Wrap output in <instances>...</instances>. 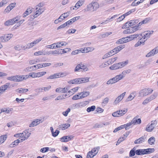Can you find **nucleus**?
I'll list each match as a JSON object with an SVG mask.
<instances>
[{
    "mask_svg": "<svg viewBox=\"0 0 158 158\" xmlns=\"http://www.w3.org/2000/svg\"><path fill=\"white\" fill-rule=\"evenodd\" d=\"M112 34V32H106L104 34H102L101 35V36L102 38H105L106 37L108 36V35H110Z\"/></svg>",
    "mask_w": 158,
    "mask_h": 158,
    "instance_id": "nucleus-54",
    "label": "nucleus"
},
{
    "mask_svg": "<svg viewBox=\"0 0 158 158\" xmlns=\"http://www.w3.org/2000/svg\"><path fill=\"white\" fill-rule=\"evenodd\" d=\"M94 156V155H93V154L92 153L91 151L89 152L87 155V157L88 158H92Z\"/></svg>",
    "mask_w": 158,
    "mask_h": 158,
    "instance_id": "nucleus-60",
    "label": "nucleus"
},
{
    "mask_svg": "<svg viewBox=\"0 0 158 158\" xmlns=\"http://www.w3.org/2000/svg\"><path fill=\"white\" fill-rule=\"evenodd\" d=\"M94 48L92 47H88L85 48L84 49L82 50L81 52L82 53H85L88 52H91L94 50Z\"/></svg>",
    "mask_w": 158,
    "mask_h": 158,
    "instance_id": "nucleus-19",
    "label": "nucleus"
},
{
    "mask_svg": "<svg viewBox=\"0 0 158 158\" xmlns=\"http://www.w3.org/2000/svg\"><path fill=\"white\" fill-rule=\"evenodd\" d=\"M35 44L34 42H32L26 45V48H31L35 45Z\"/></svg>",
    "mask_w": 158,
    "mask_h": 158,
    "instance_id": "nucleus-50",
    "label": "nucleus"
},
{
    "mask_svg": "<svg viewBox=\"0 0 158 158\" xmlns=\"http://www.w3.org/2000/svg\"><path fill=\"white\" fill-rule=\"evenodd\" d=\"M109 99L108 98H105L103 101L102 102V105H105L108 102Z\"/></svg>",
    "mask_w": 158,
    "mask_h": 158,
    "instance_id": "nucleus-58",
    "label": "nucleus"
},
{
    "mask_svg": "<svg viewBox=\"0 0 158 158\" xmlns=\"http://www.w3.org/2000/svg\"><path fill=\"white\" fill-rule=\"evenodd\" d=\"M7 138L6 135H3L0 136V144H1L4 142Z\"/></svg>",
    "mask_w": 158,
    "mask_h": 158,
    "instance_id": "nucleus-29",
    "label": "nucleus"
},
{
    "mask_svg": "<svg viewBox=\"0 0 158 158\" xmlns=\"http://www.w3.org/2000/svg\"><path fill=\"white\" fill-rule=\"evenodd\" d=\"M70 50L71 49L70 48H66L63 49H61L60 50V51L61 50L62 51V53H64L70 51Z\"/></svg>",
    "mask_w": 158,
    "mask_h": 158,
    "instance_id": "nucleus-64",
    "label": "nucleus"
},
{
    "mask_svg": "<svg viewBox=\"0 0 158 158\" xmlns=\"http://www.w3.org/2000/svg\"><path fill=\"white\" fill-rule=\"evenodd\" d=\"M155 138L154 137H150L148 140V142L149 144L150 145H152L154 144V143L155 142Z\"/></svg>",
    "mask_w": 158,
    "mask_h": 158,
    "instance_id": "nucleus-36",
    "label": "nucleus"
},
{
    "mask_svg": "<svg viewBox=\"0 0 158 158\" xmlns=\"http://www.w3.org/2000/svg\"><path fill=\"white\" fill-rule=\"evenodd\" d=\"M58 76L57 74L55 73L53 75H50L49 77H48L47 78L48 80H51L55 78H58Z\"/></svg>",
    "mask_w": 158,
    "mask_h": 158,
    "instance_id": "nucleus-39",
    "label": "nucleus"
},
{
    "mask_svg": "<svg viewBox=\"0 0 158 158\" xmlns=\"http://www.w3.org/2000/svg\"><path fill=\"white\" fill-rule=\"evenodd\" d=\"M92 4L93 11H96L99 8V6L98 3L96 2H92L91 3Z\"/></svg>",
    "mask_w": 158,
    "mask_h": 158,
    "instance_id": "nucleus-17",
    "label": "nucleus"
},
{
    "mask_svg": "<svg viewBox=\"0 0 158 158\" xmlns=\"http://www.w3.org/2000/svg\"><path fill=\"white\" fill-rule=\"evenodd\" d=\"M153 89L150 88H145L140 90L139 92V97L146 96L152 93Z\"/></svg>",
    "mask_w": 158,
    "mask_h": 158,
    "instance_id": "nucleus-3",
    "label": "nucleus"
},
{
    "mask_svg": "<svg viewBox=\"0 0 158 158\" xmlns=\"http://www.w3.org/2000/svg\"><path fill=\"white\" fill-rule=\"evenodd\" d=\"M127 111V109H125L123 110H119L113 113L112 115L114 117H118L123 115Z\"/></svg>",
    "mask_w": 158,
    "mask_h": 158,
    "instance_id": "nucleus-8",
    "label": "nucleus"
},
{
    "mask_svg": "<svg viewBox=\"0 0 158 158\" xmlns=\"http://www.w3.org/2000/svg\"><path fill=\"white\" fill-rule=\"evenodd\" d=\"M80 95L79 94H76L72 98V99L73 100H76L79 99H81V98H80V96H79Z\"/></svg>",
    "mask_w": 158,
    "mask_h": 158,
    "instance_id": "nucleus-59",
    "label": "nucleus"
},
{
    "mask_svg": "<svg viewBox=\"0 0 158 158\" xmlns=\"http://www.w3.org/2000/svg\"><path fill=\"white\" fill-rule=\"evenodd\" d=\"M91 151L93 155L95 156L98 152V149H92Z\"/></svg>",
    "mask_w": 158,
    "mask_h": 158,
    "instance_id": "nucleus-62",
    "label": "nucleus"
},
{
    "mask_svg": "<svg viewBox=\"0 0 158 158\" xmlns=\"http://www.w3.org/2000/svg\"><path fill=\"white\" fill-rule=\"evenodd\" d=\"M70 111V109L69 108H68L65 111H64L63 112V114L65 116H67L69 112Z\"/></svg>",
    "mask_w": 158,
    "mask_h": 158,
    "instance_id": "nucleus-57",
    "label": "nucleus"
},
{
    "mask_svg": "<svg viewBox=\"0 0 158 158\" xmlns=\"http://www.w3.org/2000/svg\"><path fill=\"white\" fill-rule=\"evenodd\" d=\"M153 32V31H145L144 32L145 33V36L147 37V38L148 39L150 36V35L152 34Z\"/></svg>",
    "mask_w": 158,
    "mask_h": 158,
    "instance_id": "nucleus-32",
    "label": "nucleus"
},
{
    "mask_svg": "<svg viewBox=\"0 0 158 158\" xmlns=\"http://www.w3.org/2000/svg\"><path fill=\"white\" fill-rule=\"evenodd\" d=\"M8 2L9 0H2L0 2V7H2L5 6Z\"/></svg>",
    "mask_w": 158,
    "mask_h": 158,
    "instance_id": "nucleus-38",
    "label": "nucleus"
},
{
    "mask_svg": "<svg viewBox=\"0 0 158 158\" xmlns=\"http://www.w3.org/2000/svg\"><path fill=\"white\" fill-rule=\"evenodd\" d=\"M84 103L83 102H81L79 103H76L73 105V107L74 109L76 108H79L80 106H82L84 105Z\"/></svg>",
    "mask_w": 158,
    "mask_h": 158,
    "instance_id": "nucleus-41",
    "label": "nucleus"
},
{
    "mask_svg": "<svg viewBox=\"0 0 158 158\" xmlns=\"http://www.w3.org/2000/svg\"><path fill=\"white\" fill-rule=\"evenodd\" d=\"M145 138L143 136L141 137L139 139H136L134 141V143L135 144L140 143H142L145 141Z\"/></svg>",
    "mask_w": 158,
    "mask_h": 158,
    "instance_id": "nucleus-27",
    "label": "nucleus"
},
{
    "mask_svg": "<svg viewBox=\"0 0 158 158\" xmlns=\"http://www.w3.org/2000/svg\"><path fill=\"white\" fill-rule=\"evenodd\" d=\"M79 81L78 78H77L73 80H70L68 82L69 83H71L72 84H79Z\"/></svg>",
    "mask_w": 158,
    "mask_h": 158,
    "instance_id": "nucleus-30",
    "label": "nucleus"
},
{
    "mask_svg": "<svg viewBox=\"0 0 158 158\" xmlns=\"http://www.w3.org/2000/svg\"><path fill=\"white\" fill-rule=\"evenodd\" d=\"M136 94V91L132 92L127 98L126 101L128 102L131 101L135 97Z\"/></svg>",
    "mask_w": 158,
    "mask_h": 158,
    "instance_id": "nucleus-16",
    "label": "nucleus"
},
{
    "mask_svg": "<svg viewBox=\"0 0 158 158\" xmlns=\"http://www.w3.org/2000/svg\"><path fill=\"white\" fill-rule=\"evenodd\" d=\"M157 94H154L152 95L150 97L148 98L150 102L152 100L154 99L157 96Z\"/></svg>",
    "mask_w": 158,
    "mask_h": 158,
    "instance_id": "nucleus-47",
    "label": "nucleus"
},
{
    "mask_svg": "<svg viewBox=\"0 0 158 158\" xmlns=\"http://www.w3.org/2000/svg\"><path fill=\"white\" fill-rule=\"evenodd\" d=\"M92 6V4H91V3L89 4L87 6V8L86 9H84L83 10H84V11H93Z\"/></svg>",
    "mask_w": 158,
    "mask_h": 158,
    "instance_id": "nucleus-33",
    "label": "nucleus"
},
{
    "mask_svg": "<svg viewBox=\"0 0 158 158\" xmlns=\"http://www.w3.org/2000/svg\"><path fill=\"white\" fill-rule=\"evenodd\" d=\"M157 94H154L152 95L150 97L148 98L150 102L152 100L154 99L157 96Z\"/></svg>",
    "mask_w": 158,
    "mask_h": 158,
    "instance_id": "nucleus-48",
    "label": "nucleus"
},
{
    "mask_svg": "<svg viewBox=\"0 0 158 158\" xmlns=\"http://www.w3.org/2000/svg\"><path fill=\"white\" fill-rule=\"evenodd\" d=\"M115 83L113 78H112L109 80H108L106 83V84L107 85H109L110 84H112Z\"/></svg>",
    "mask_w": 158,
    "mask_h": 158,
    "instance_id": "nucleus-52",
    "label": "nucleus"
},
{
    "mask_svg": "<svg viewBox=\"0 0 158 158\" xmlns=\"http://www.w3.org/2000/svg\"><path fill=\"white\" fill-rule=\"evenodd\" d=\"M125 47V45H121L115 48L112 50L111 52L113 53L114 55L118 53L120 51Z\"/></svg>",
    "mask_w": 158,
    "mask_h": 158,
    "instance_id": "nucleus-11",
    "label": "nucleus"
},
{
    "mask_svg": "<svg viewBox=\"0 0 158 158\" xmlns=\"http://www.w3.org/2000/svg\"><path fill=\"white\" fill-rule=\"evenodd\" d=\"M80 69H81L80 71H86L88 70V69L86 66L82 64H80L76 66L75 69L74 71L75 72L78 71Z\"/></svg>",
    "mask_w": 158,
    "mask_h": 158,
    "instance_id": "nucleus-7",
    "label": "nucleus"
},
{
    "mask_svg": "<svg viewBox=\"0 0 158 158\" xmlns=\"http://www.w3.org/2000/svg\"><path fill=\"white\" fill-rule=\"evenodd\" d=\"M126 94V92H124L120 95L118 96L115 100L114 104L116 105L120 102Z\"/></svg>",
    "mask_w": 158,
    "mask_h": 158,
    "instance_id": "nucleus-12",
    "label": "nucleus"
},
{
    "mask_svg": "<svg viewBox=\"0 0 158 158\" xmlns=\"http://www.w3.org/2000/svg\"><path fill=\"white\" fill-rule=\"evenodd\" d=\"M114 2V0H105L103 2V5H105L110 4Z\"/></svg>",
    "mask_w": 158,
    "mask_h": 158,
    "instance_id": "nucleus-40",
    "label": "nucleus"
},
{
    "mask_svg": "<svg viewBox=\"0 0 158 158\" xmlns=\"http://www.w3.org/2000/svg\"><path fill=\"white\" fill-rule=\"evenodd\" d=\"M132 123H133V125H135L136 123L140 124L141 123V121L140 118L137 119L136 118H134L132 120Z\"/></svg>",
    "mask_w": 158,
    "mask_h": 158,
    "instance_id": "nucleus-28",
    "label": "nucleus"
},
{
    "mask_svg": "<svg viewBox=\"0 0 158 158\" xmlns=\"http://www.w3.org/2000/svg\"><path fill=\"white\" fill-rule=\"evenodd\" d=\"M32 8L31 7H30L28 8L25 12L23 14V17H25L27 16L30 14L32 12Z\"/></svg>",
    "mask_w": 158,
    "mask_h": 158,
    "instance_id": "nucleus-22",
    "label": "nucleus"
},
{
    "mask_svg": "<svg viewBox=\"0 0 158 158\" xmlns=\"http://www.w3.org/2000/svg\"><path fill=\"white\" fill-rule=\"evenodd\" d=\"M30 134L31 133L27 130L24 131L23 133H20V142L28 139Z\"/></svg>",
    "mask_w": 158,
    "mask_h": 158,
    "instance_id": "nucleus-6",
    "label": "nucleus"
},
{
    "mask_svg": "<svg viewBox=\"0 0 158 158\" xmlns=\"http://www.w3.org/2000/svg\"><path fill=\"white\" fill-rule=\"evenodd\" d=\"M70 126V125L68 123L63 124L59 126L58 129L59 130H64L68 128Z\"/></svg>",
    "mask_w": 158,
    "mask_h": 158,
    "instance_id": "nucleus-18",
    "label": "nucleus"
},
{
    "mask_svg": "<svg viewBox=\"0 0 158 158\" xmlns=\"http://www.w3.org/2000/svg\"><path fill=\"white\" fill-rule=\"evenodd\" d=\"M154 149H143L137 150L135 152V151L131 150L129 153V156L132 157L135 155V153L137 155H143L148 154L154 152Z\"/></svg>",
    "mask_w": 158,
    "mask_h": 158,
    "instance_id": "nucleus-1",
    "label": "nucleus"
},
{
    "mask_svg": "<svg viewBox=\"0 0 158 158\" xmlns=\"http://www.w3.org/2000/svg\"><path fill=\"white\" fill-rule=\"evenodd\" d=\"M70 14V11H68L66 13H64L62 14L61 15L60 17H63V19H61L62 20H63L64 19L67 18L69 15Z\"/></svg>",
    "mask_w": 158,
    "mask_h": 158,
    "instance_id": "nucleus-42",
    "label": "nucleus"
},
{
    "mask_svg": "<svg viewBox=\"0 0 158 158\" xmlns=\"http://www.w3.org/2000/svg\"><path fill=\"white\" fill-rule=\"evenodd\" d=\"M89 94L90 92L89 91H84L79 93V95H81L80 96V98H81L87 97L89 95Z\"/></svg>",
    "mask_w": 158,
    "mask_h": 158,
    "instance_id": "nucleus-25",
    "label": "nucleus"
},
{
    "mask_svg": "<svg viewBox=\"0 0 158 158\" xmlns=\"http://www.w3.org/2000/svg\"><path fill=\"white\" fill-rule=\"evenodd\" d=\"M150 20V18H145L142 21L140 22L139 23L136 25V26L137 27V28L138 29L139 28V27L141 26L143 24H145L147 23L148 22H149Z\"/></svg>",
    "mask_w": 158,
    "mask_h": 158,
    "instance_id": "nucleus-15",
    "label": "nucleus"
},
{
    "mask_svg": "<svg viewBox=\"0 0 158 158\" xmlns=\"http://www.w3.org/2000/svg\"><path fill=\"white\" fill-rule=\"evenodd\" d=\"M61 52V51L60 52H59V51H57L56 50H55L54 51H52V52L51 53L50 52H48L47 53L48 54H50L51 53L52 54H59Z\"/></svg>",
    "mask_w": 158,
    "mask_h": 158,
    "instance_id": "nucleus-56",
    "label": "nucleus"
},
{
    "mask_svg": "<svg viewBox=\"0 0 158 158\" xmlns=\"http://www.w3.org/2000/svg\"><path fill=\"white\" fill-rule=\"evenodd\" d=\"M145 41H139L138 42L135 44V47H137L140 45H143L144 44Z\"/></svg>",
    "mask_w": 158,
    "mask_h": 158,
    "instance_id": "nucleus-49",
    "label": "nucleus"
},
{
    "mask_svg": "<svg viewBox=\"0 0 158 158\" xmlns=\"http://www.w3.org/2000/svg\"><path fill=\"white\" fill-rule=\"evenodd\" d=\"M29 77V76L28 75L20 76V81L27 79Z\"/></svg>",
    "mask_w": 158,
    "mask_h": 158,
    "instance_id": "nucleus-63",
    "label": "nucleus"
},
{
    "mask_svg": "<svg viewBox=\"0 0 158 158\" xmlns=\"http://www.w3.org/2000/svg\"><path fill=\"white\" fill-rule=\"evenodd\" d=\"M42 122L41 119H36L33 121L32 122L29 124V127H32L36 126L40 123Z\"/></svg>",
    "mask_w": 158,
    "mask_h": 158,
    "instance_id": "nucleus-14",
    "label": "nucleus"
},
{
    "mask_svg": "<svg viewBox=\"0 0 158 158\" xmlns=\"http://www.w3.org/2000/svg\"><path fill=\"white\" fill-rule=\"evenodd\" d=\"M89 77L78 78L79 81V84L88 82L89 81Z\"/></svg>",
    "mask_w": 158,
    "mask_h": 158,
    "instance_id": "nucleus-26",
    "label": "nucleus"
},
{
    "mask_svg": "<svg viewBox=\"0 0 158 158\" xmlns=\"http://www.w3.org/2000/svg\"><path fill=\"white\" fill-rule=\"evenodd\" d=\"M11 10V9L10 8V6H8L4 10L3 13L5 14H8Z\"/></svg>",
    "mask_w": 158,
    "mask_h": 158,
    "instance_id": "nucleus-53",
    "label": "nucleus"
},
{
    "mask_svg": "<svg viewBox=\"0 0 158 158\" xmlns=\"http://www.w3.org/2000/svg\"><path fill=\"white\" fill-rule=\"evenodd\" d=\"M13 35L11 34L2 36L0 38V41L2 42L7 41L13 37Z\"/></svg>",
    "mask_w": 158,
    "mask_h": 158,
    "instance_id": "nucleus-10",
    "label": "nucleus"
},
{
    "mask_svg": "<svg viewBox=\"0 0 158 158\" xmlns=\"http://www.w3.org/2000/svg\"><path fill=\"white\" fill-rule=\"evenodd\" d=\"M78 87H75L69 90L68 93H69V94H73L78 90Z\"/></svg>",
    "mask_w": 158,
    "mask_h": 158,
    "instance_id": "nucleus-35",
    "label": "nucleus"
},
{
    "mask_svg": "<svg viewBox=\"0 0 158 158\" xmlns=\"http://www.w3.org/2000/svg\"><path fill=\"white\" fill-rule=\"evenodd\" d=\"M114 55V54L113 52H111V51L105 54L103 56V59H105L106 58L108 57H109L110 56H111Z\"/></svg>",
    "mask_w": 158,
    "mask_h": 158,
    "instance_id": "nucleus-37",
    "label": "nucleus"
},
{
    "mask_svg": "<svg viewBox=\"0 0 158 158\" xmlns=\"http://www.w3.org/2000/svg\"><path fill=\"white\" fill-rule=\"evenodd\" d=\"M9 85V84L6 83L5 85H3L0 87V95L2 94L7 89Z\"/></svg>",
    "mask_w": 158,
    "mask_h": 158,
    "instance_id": "nucleus-21",
    "label": "nucleus"
},
{
    "mask_svg": "<svg viewBox=\"0 0 158 158\" xmlns=\"http://www.w3.org/2000/svg\"><path fill=\"white\" fill-rule=\"evenodd\" d=\"M131 36H132V38L133 39V40L135 39V38H137V37H138V39H139L141 37V34H134L133 35H131Z\"/></svg>",
    "mask_w": 158,
    "mask_h": 158,
    "instance_id": "nucleus-51",
    "label": "nucleus"
},
{
    "mask_svg": "<svg viewBox=\"0 0 158 158\" xmlns=\"http://www.w3.org/2000/svg\"><path fill=\"white\" fill-rule=\"evenodd\" d=\"M19 142V139L15 140L14 142L10 145V146L11 148H14L15 147L16 145H18Z\"/></svg>",
    "mask_w": 158,
    "mask_h": 158,
    "instance_id": "nucleus-34",
    "label": "nucleus"
},
{
    "mask_svg": "<svg viewBox=\"0 0 158 158\" xmlns=\"http://www.w3.org/2000/svg\"><path fill=\"white\" fill-rule=\"evenodd\" d=\"M69 89V87H66L64 88H58L56 89V92L58 93H66Z\"/></svg>",
    "mask_w": 158,
    "mask_h": 158,
    "instance_id": "nucleus-13",
    "label": "nucleus"
},
{
    "mask_svg": "<svg viewBox=\"0 0 158 158\" xmlns=\"http://www.w3.org/2000/svg\"><path fill=\"white\" fill-rule=\"evenodd\" d=\"M7 79L11 81H20V77L18 76H15L9 77Z\"/></svg>",
    "mask_w": 158,
    "mask_h": 158,
    "instance_id": "nucleus-20",
    "label": "nucleus"
},
{
    "mask_svg": "<svg viewBox=\"0 0 158 158\" xmlns=\"http://www.w3.org/2000/svg\"><path fill=\"white\" fill-rule=\"evenodd\" d=\"M124 43L123 38L118 40L116 42L117 44H122Z\"/></svg>",
    "mask_w": 158,
    "mask_h": 158,
    "instance_id": "nucleus-55",
    "label": "nucleus"
},
{
    "mask_svg": "<svg viewBox=\"0 0 158 158\" xmlns=\"http://www.w3.org/2000/svg\"><path fill=\"white\" fill-rule=\"evenodd\" d=\"M151 122V124L150 125L148 124L146 129V131L148 132H152L156 126L157 123V121L156 120L152 121Z\"/></svg>",
    "mask_w": 158,
    "mask_h": 158,
    "instance_id": "nucleus-5",
    "label": "nucleus"
},
{
    "mask_svg": "<svg viewBox=\"0 0 158 158\" xmlns=\"http://www.w3.org/2000/svg\"><path fill=\"white\" fill-rule=\"evenodd\" d=\"M123 77V75L122 74H121L117 75L112 78L113 79L115 82L116 83L119 80L122 79Z\"/></svg>",
    "mask_w": 158,
    "mask_h": 158,
    "instance_id": "nucleus-24",
    "label": "nucleus"
},
{
    "mask_svg": "<svg viewBox=\"0 0 158 158\" xmlns=\"http://www.w3.org/2000/svg\"><path fill=\"white\" fill-rule=\"evenodd\" d=\"M103 127V125L102 124H98L97 123L94 125V128H99L101 127Z\"/></svg>",
    "mask_w": 158,
    "mask_h": 158,
    "instance_id": "nucleus-61",
    "label": "nucleus"
},
{
    "mask_svg": "<svg viewBox=\"0 0 158 158\" xmlns=\"http://www.w3.org/2000/svg\"><path fill=\"white\" fill-rule=\"evenodd\" d=\"M96 107L95 106H92L90 107H88L86 110L88 112L91 111H94Z\"/></svg>",
    "mask_w": 158,
    "mask_h": 158,
    "instance_id": "nucleus-43",
    "label": "nucleus"
},
{
    "mask_svg": "<svg viewBox=\"0 0 158 158\" xmlns=\"http://www.w3.org/2000/svg\"><path fill=\"white\" fill-rule=\"evenodd\" d=\"M138 30V29L137 27L135 25V26L130 27L129 29L124 30L123 31V33L124 34H131L134 33Z\"/></svg>",
    "mask_w": 158,
    "mask_h": 158,
    "instance_id": "nucleus-9",
    "label": "nucleus"
},
{
    "mask_svg": "<svg viewBox=\"0 0 158 158\" xmlns=\"http://www.w3.org/2000/svg\"><path fill=\"white\" fill-rule=\"evenodd\" d=\"M71 136H64L60 139V141L62 142H67L71 140Z\"/></svg>",
    "mask_w": 158,
    "mask_h": 158,
    "instance_id": "nucleus-23",
    "label": "nucleus"
},
{
    "mask_svg": "<svg viewBox=\"0 0 158 158\" xmlns=\"http://www.w3.org/2000/svg\"><path fill=\"white\" fill-rule=\"evenodd\" d=\"M139 22V21L138 19L130 20L129 21V24H130V26H132L134 25H135L136 23H138Z\"/></svg>",
    "mask_w": 158,
    "mask_h": 158,
    "instance_id": "nucleus-31",
    "label": "nucleus"
},
{
    "mask_svg": "<svg viewBox=\"0 0 158 158\" xmlns=\"http://www.w3.org/2000/svg\"><path fill=\"white\" fill-rule=\"evenodd\" d=\"M117 16H118V15H114L112 16L110 19H107L106 20H105V21L102 22L101 23V24H103L104 23H105V24L107 22L109 21H110V20L111 19H113L114 18H116V17H117Z\"/></svg>",
    "mask_w": 158,
    "mask_h": 158,
    "instance_id": "nucleus-45",
    "label": "nucleus"
},
{
    "mask_svg": "<svg viewBox=\"0 0 158 158\" xmlns=\"http://www.w3.org/2000/svg\"><path fill=\"white\" fill-rule=\"evenodd\" d=\"M127 64V61L119 62L118 63L114 64L111 65L110 67V69L111 70L117 69L119 68H121L123 67Z\"/></svg>",
    "mask_w": 158,
    "mask_h": 158,
    "instance_id": "nucleus-2",
    "label": "nucleus"
},
{
    "mask_svg": "<svg viewBox=\"0 0 158 158\" xmlns=\"http://www.w3.org/2000/svg\"><path fill=\"white\" fill-rule=\"evenodd\" d=\"M133 124V123H132V121H131V122H129L126 124H124V125H125V129L126 130H127L129 129L131 127V126Z\"/></svg>",
    "mask_w": 158,
    "mask_h": 158,
    "instance_id": "nucleus-46",
    "label": "nucleus"
},
{
    "mask_svg": "<svg viewBox=\"0 0 158 158\" xmlns=\"http://www.w3.org/2000/svg\"><path fill=\"white\" fill-rule=\"evenodd\" d=\"M58 76V78L60 77H61L64 76H65L67 75L68 74V73H66V72H63V73H56Z\"/></svg>",
    "mask_w": 158,
    "mask_h": 158,
    "instance_id": "nucleus-44",
    "label": "nucleus"
},
{
    "mask_svg": "<svg viewBox=\"0 0 158 158\" xmlns=\"http://www.w3.org/2000/svg\"><path fill=\"white\" fill-rule=\"evenodd\" d=\"M19 22H20V18L17 17L6 21L4 24L6 26H9Z\"/></svg>",
    "mask_w": 158,
    "mask_h": 158,
    "instance_id": "nucleus-4",
    "label": "nucleus"
}]
</instances>
